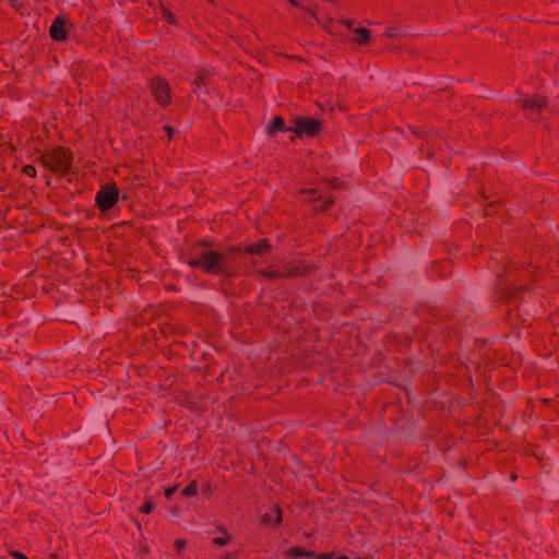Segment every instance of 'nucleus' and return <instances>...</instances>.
Returning a JSON list of instances; mask_svg holds the SVG:
<instances>
[{
    "mask_svg": "<svg viewBox=\"0 0 559 559\" xmlns=\"http://www.w3.org/2000/svg\"><path fill=\"white\" fill-rule=\"evenodd\" d=\"M285 558H312L313 554L311 551L304 550L300 547H293L284 551Z\"/></svg>",
    "mask_w": 559,
    "mask_h": 559,
    "instance_id": "9d476101",
    "label": "nucleus"
},
{
    "mask_svg": "<svg viewBox=\"0 0 559 559\" xmlns=\"http://www.w3.org/2000/svg\"><path fill=\"white\" fill-rule=\"evenodd\" d=\"M72 154L67 148L57 147L44 153L40 156L41 164L49 170L57 174H66L72 165Z\"/></svg>",
    "mask_w": 559,
    "mask_h": 559,
    "instance_id": "f03ea898",
    "label": "nucleus"
},
{
    "mask_svg": "<svg viewBox=\"0 0 559 559\" xmlns=\"http://www.w3.org/2000/svg\"><path fill=\"white\" fill-rule=\"evenodd\" d=\"M177 490V486H174V487H169L165 490V496L167 499H170L173 497V495L175 493V491Z\"/></svg>",
    "mask_w": 559,
    "mask_h": 559,
    "instance_id": "5701e85b",
    "label": "nucleus"
},
{
    "mask_svg": "<svg viewBox=\"0 0 559 559\" xmlns=\"http://www.w3.org/2000/svg\"><path fill=\"white\" fill-rule=\"evenodd\" d=\"M261 273L269 277H278L280 273L277 271H261Z\"/></svg>",
    "mask_w": 559,
    "mask_h": 559,
    "instance_id": "b1692460",
    "label": "nucleus"
},
{
    "mask_svg": "<svg viewBox=\"0 0 559 559\" xmlns=\"http://www.w3.org/2000/svg\"><path fill=\"white\" fill-rule=\"evenodd\" d=\"M297 136H316L322 130V122L314 118L298 117L289 128Z\"/></svg>",
    "mask_w": 559,
    "mask_h": 559,
    "instance_id": "7ed1b4c3",
    "label": "nucleus"
},
{
    "mask_svg": "<svg viewBox=\"0 0 559 559\" xmlns=\"http://www.w3.org/2000/svg\"><path fill=\"white\" fill-rule=\"evenodd\" d=\"M334 203L333 199L329 198L324 201L323 205L319 209L320 211L328 210Z\"/></svg>",
    "mask_w": 559,
    "mask_h": 559,
    "instance_id": "4be33fe9",
    "label": "nucleus"
},
{
    "mask_svg": "<svg viewBox=\"0 0 559 559\" xmlns=\"http://www.w3.org/2000/svg\"><path fill=\"white\" fill-rule=\"evenodd\" d=\"M16 559H27V557L22 554V552H19V551H13L12 554Z\"/></svg>",
    "mask_w": 559,
    "mask_h": 559,
    "instance_id": "a878e982",
    "label": "nucleus"
},
{
    "mask_svg": "<svg viewBox=\"0 0 559 559\" xmlns=\"http://www.w3.org/2000/svg\"><path fill=\"white\" fill-rule=\"evenodd\" d=\"M155 509V503L151 500H147L142 507L141 512L148 514Z\"/></svg>",
    "mask_w": 559,
    "mask_h": 559,
    "instance_id": "2eb2a0df",
    "label": "nucleus"
},
{
    "mask_svg": "<svg viewBox=\"0 0 559 559\" xmlns=\"http://www.w3.org/2000/svg\"><path fill=\"white\" fill-rule=\"evenodd\" d=\"M289 274H290V275H295V274H297V273H296L295 271H289Z\"/></svg>",
    "mask_w": 559,
    "mask_h": 559,
    "instance_id": "7c9ffc66",
    "label": "nucleus"
},
{
    "mask_svg": "<svg viewBox=\"0 0 559 559\" xmlns=\"http://www.w3.org/2000/svg\"><path fill=\"white\" fill-rule=\"evenodd\" d=\"M278 130H287L285 128V121L281 116L275 117L273 122L269 127L270 133H274Z\"/></svg>",
    "mask_w": 559,
    "mask_h": 559,
    "instance_id": "f8f14e48",
    "label": "nucleus"
},
{
    "mask_svg": "<svg viewBox=\"0 0 559 559\" xmlns=\"http://www.w3.org/2000/svg\"><path fill=\"white\" fill-rule=\"evenodd\" d=\"M300 194H310L311 198L309 199V201H313V200H317L319 199L320 197L318 195V192L317 190L314 189H310V190H301L300 191ZM302 201H308V199H302Z\"/></svg>",
    "mask_w": 559,
    "mask_h": 559,
    "instance_id": "dca6fc26",
    "label": "nucleus"
},
{
    "mask_svg": "<svg viewBox=\"0 0 559 559\" xmlns=\"http://www.w3.org/2000/svg\"><path fill=\"white\" fill-rule=\"evenodd\" d=\"M355 36L353 37V41L359 45H365L369 41L370 33L367 28L358 27L354 29Z\"/></svg>",
    "mask_w": 559,
    "mask_h": 559,
    "instance_id": "9b49d317",
    "label": "nucleus"
},
{
    "mask_svg": "<svg viewBox=\"0 0 559 559\" xmlns=\"http://www.w3.org/2000/svg\"><path fill=\"white\" fill-rule=\"evenodd\" d=\"M205 73L204 72H199L198 75H197V79L194 80L193 84L195 85V88H194V92L195 93H199L201 92L202 90V84L205 83Z\"/></svg>",
    "mask_w": 559,
    "mask_h": 559,
    "instance_id": "4468645a",
    "label": "nucleus"
},
{
    "mask_svg": "<svg viewBox=\"0 0 559 559\" xmlns=\"http://www.w3.org/2000/svg\"><path fill=\"white\" fill-rule=\"evenodd\" d=\"M229 538L226 536V537H215L213 539V544L217 545V546H224L228 543Z\"/></svg>",
    "mask_w": 559,
    "mask_h": 559,
    "instance_id": "a211bd4d",
    "label": "nucleus"
},
{
    "mask_svg": "<svg viewBox=\"0 0 559 559\" xmlns=\"http://www.w3.org/2000/svg\"><path fill=\"white\" fill-rule=\"evenodd\" d=\"M221 559H236V554H225Z\"/></svg>",
    "mask_w": 559,
    "mask_h": 559,
    "instance_id": "bb28decb",
    "label": "nucleus"
},
{
    "mask_svg": "<svg viewBox=\"0 0 559 559\" xmlns=\"http://www.w3.org/2000/svg\"><path fill=\"white\" fill-rule=\"evenodd\" d=\"M164 130L166 132V135L168 136V139H171L173 138V134H174V129L171 127H164Z\"/></svg>",
    "mask_w": 559,
    "mask_h": 559,
    "instance_id": "393cba45",
    "label": "nucleus"
},
{
    "mask_svg": "<svg viewBox=\"0 0 559 559\" xmlns=\"http://www.w3.org/2000/svg\"><path fill=\"white\" fill-rule=\"evenodd\" d=\"M186 547V540L185 539H176L175 540V548L180 551Z\"/></svg>",
    "mask_w": 559,
    "mask_h": 559,
    "instance_id": "aec40b11",
    "label": "nucleus"
},
{
    "mask_svg": "<svg viewBox=\"0 0 559 559\" xmlns=\"http://www.w3.org/2000/svg\"><path fill=\"white\" fill-rule=\"evenodd\" d=\"M49 34L52 39L61 41L67 38V31H66V21L58 16L53 20L50 28Z\"/></svg>",
    "mask_w": 559,
    "mask_h": 559,
    "instance_id": "0eeeda50",
    "label": "nucleus"
},
{
    "mask_svg": "<svg viewBox=\"0 0 559 559\" xmlns=\"http://www.w3.org/2000/svg\"><path fill=\"white\" fill-rule=\"evenodd\" d=\"M271 248V245L267 239H261L258 242L249 243L246 246L245 251L250 254H258L261 255L264 252L269 251Z\"/></svg>",
    "mask_w": 559,
    "mask_h": 559,
    "instance_id": "1a4fd4ad",
    "label": "nucleus"
},
{
    "mask_svg": "<svg viewBox=\"0 0 559 559\" xmlns=\"http://www.w3.org/2000/svg\"><path fill=\"white\" fill-rule=\"evenodd\" d=\"M151 91L159 105L166 106L170 103V88L166 81L159 78L152 80Z\"/></svg>",
    "mask_w": 559,
    "mask_h": 559,
    "instance_id": "39448f33",
    "label": "nucleus"
},
{
    "mask_svg": "<svg viewBox=\"0 0 559 559\" xmlns=\"http://www.w3.org/2000/svg\"><path fill=\"white\" fill-rule=\"evenodd\" d=\"M283 521V512L278 506H274L269 512L261 515L264 525H278Z\"/></svg>",
    "mask_w": 559,
    "mask_h": 559,
    "instance_id": "6e6552de",
    "label": "nucleus"
},
{
    "mask_svg": "<svg viewBox=\"0 0 559 559\" xmlns=\"http://www.w3.org/2000/svg\"><path fill=\"white\" fill-rule=\"evenodd\" d=\"M331 558H332V554H323L318 557V559H331Z\"/></svg>",
    "mask_w": 559,
    "mask_h": 559,
    "instance_id": "cd10ccee",
    "label": "nucleus"
},
{
    "mask_svg": "<svg viewBox=\"0 0 559 559\" xmlns=\"http://www.w3.org/2000/svg\"><path fill=\"white\" fill-rule=\"evenodd\" d=\"M344 24H345L348 28H352V22H350V21H344Z\"/></svg>",
    "mask_w": 559,
    "mask_h": 559,
    "instance_id": "c85d7f7f",
    "label": "nucleus"
},
{
    "mask_svg": "<svg viewBox=\"0 0 559 559\" xmlns=\"http://www.w3.org/2000/svg\"><path fill=\"white\" fill-rule=\"evenodd\" d=\"M516 103L520 105L522 109L537 112L545 108L547 105L546 98L540 95L522 97L516 99Z\"/></svg>",
    "mask_w": 559,
    "mask_h": 559,
    "instance_id": "423d86ee",
    "label": "nucleus"
},
{
    "mask_svg": "<svg viewBox=\"0 0 559 559\" xmlns=\"http://www.w3.org/2000/svg\"><path fill=\"white\" fill-rule=\"evenodd\" d=\"M118 201V190L115 186H106L96 194V203L98 207L105 212L114 207Z\"/></svg>",
    "mask_w": 559,
    "mask_h": 559,
    "instance_id": "20e7f679",
    "label": "nucleus"
},
{
    "mask_svg": "<svg viewBox=\"0 0 559 559\" xmlns=\"http://www.w3.org/2000/svg\"><path fill=\"white\" fill-rule=\"evenodd\" d=\"M23 173L28 177H35L36 176V168L32 165H26L23 168Z\"/></svg>",
    "mask_w": 559,
    "mask_h": 559,
    "instance_id": "f3484780",
    "label": "nucleus"
},
{
    "mask_svg": "<svg viewBox=\"0 0 559 559\" xmlns=\"http://www.w3.org/2000/svg\"><path fill=\"white\" fill-rule=\"evenodd\" d=\"M384 35L388 37H394L397 35V31L394 27H388L384 32Z\"/></svg>",
    "mask_w": 559,
    "mask_h": 559,
    "instance_id": "412c9836",
    "label": "nucleus"
},
{
    "mask_svg": "<svg viewBox=\"0 0 559 559\" xmlns=\"http://www.w3.org/2000/svg\"><path fill=\"white\" fill-rule=\"evenodd\" d=\"M162 16L167 21V22H173L174 20V15L170 11H168L167 9H162Z\"/></svg>",
    "mask_w": 559,
    "mask_h": 559,
    "instance_id": "6ab92c4d",
    "label": "nucleus"
},
{
    "mask_svg": "<svg viewBox=\"0 0 559 559\" xmlns=\"http://www.w3.org/2000/svg\"><path fill=\"white\" fill-rule=\"evenodd\" d=\"M198 492V484L195 481H191L182 491L181 496L183 497H192Z\"/></svg>",
    "mask_w": 559,
    "mask_h": 559,
    "instance_id": "ddd939ff",
    "label": "nucleus"
},
{
    "mask_svg": "<svg viewBox=\"0 0 559 559\" xmlns=\"http://www.w3.org/2000/svg\"><path fill=\"white\" fill-rule=\"evenodd\" d=\"M338 559H349L347 556H341Z\"/></svg>",
    "mask_w": 559,
    "mask_h": 559,
    "instance_id": "c756f323",
    "label": "nucleus"
},
{
    "mask_svg": "<svg viewBox=\"0 0 559 559\" xmlns=\"http://www.w3.org/2000/svg\"><path fill=\"white\" fill-rule=\"evenodd\" d=\"M190 266L201 267L209 274H223L229 272V259L217 251L203 252L201 258L188 262Z\"/></svg>",
    "mask_w": 559,
    "mask_h": 559,
    "instance_id": "f257e3e1",
    "label": "nucleus"
}]
</instances>
